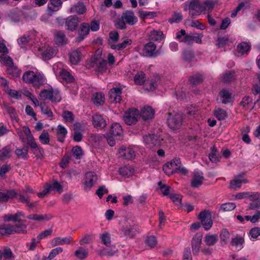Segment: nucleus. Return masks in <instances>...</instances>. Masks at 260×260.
<instances>
[{
    "label": "nucleus",
    "instance_id": "nucleus-64",
    "mask_svg": "<svg viewBox=\"0 0 260 260\" xmlns=\"http://www.w3.org/2000/svg\"><path fill=\"white\" fill-rule=\"evenodd\" d=\"M3 256V260H14V256L10 248H5L2 253V256Z\"/></svg>",
    "mask_w": 260,
    "mask_h": 260
},
{
    "label": "nucleus",
    "instance_id": "nucleus-55",
    "mask_svg": "<svg viewBox=\"0 0 260 260\" xmlns=\"http://www.w3.org/2000/svg\"><path fill=\"white\" fill-rule=\"evenodd\" d=\"M18 43L21 48H25L29 46L30 39L28 36L24 35L18 39Z\"/></svg>",
    "mask_w": 260,
    "mask_h": 260
},
{
    "label": "nucleus",
    "instance_id": "nucleus-35",
    "mask_svg": "<svg viewBox=\"0 0 260 260\" xmlns=\"http://www.w3.org/2000/svg\"><path fill=\"white\" fill-rule=\"evenodd\" d=\"M119 173L124 177L128 178L134 174V169L129 166H124L119 169Z\"/></svg>",
    "mask_w": 260,
    "mask_h": 260
},
{
    "label": "nucleus",
    "instance_id": "nucleus-49",
    "mask_svg": "<svg viewBox=\"0 0 260 260\" xmlns=\"http://www.w3.org/2000/svg\"><path fill=\"white\" fill-rule=\"evenodd\" d=\"M12 149L10 145H7L0 150V160H4L11 156Z\"/></svg>",
    "mask_w": 260,
    "mask_h": 260
},
{
    "label": "nucleus",
    "instance_id": "nucleus-2",
    "mask_svg": "<svg viewBox=\"0 0 260 260\" xmlns=\"http://www.w3.org/2000/svg\"><path fill=\"white\" fill-rule=\"evenodd\" d=\"M184 116L182 113H169L167 122L168 126L172 129H179L183 124Z\"/></svg>",
    "mask_w": 260,
    "mask_h": 260
},
{
    "label": "nucleus",
    "instance_id": "nucleus-6",
    "mask_svg": "<svg viewBox=\"0 0 260 260\" xmlns=\"http://www.w3.org/2000/svg\"><path fill=\"white\" fill-rule=\"evenodd\" d=\"M160 81V77L157 75H154L146 80L144 84V88L147 91H153L157 87Z\"/></svg>",
    "mask_w": 260,
    "mask_h": 260
},
{
    "label": "nucleus",
    "instance_id": "nucleus-29",
    "mask_svg": "<svg viewBox=\"0 0 260 260\" xmlns=\"http://www.w3.org/2000/svg\"><path fill=\"white\" fill-rule=\"evenodd\" d=\"M81 58V52L80 49L72 51L70 54V59L73 64H77Z\"/></svg>",
    "mask_w": 260,
    "mask_h": 260
},
{
    "label": "nucleus",
    "instance_id": "nucleus-14",
    "mask_svg": "<svg viewBox=\"0 0 260 260\" xmlns=\"http://www.w3.org/2000/svg\"><path fill=\"white\" fill-rule=\"evenodd\" d=\"M123 129L121 126L117 123L112 124L109 131L110 135L114 136L117 139H121L123 135Z\"/></svg>",
    "mask_w": 260,
    "mask_h": 260
},
{
    "label": "nucleus",
    "instance_id": "nucleus-34",
    "mask_svg": "<svg viewBox=\"0 0 260 260\" xmlns=\"http://www.w3.org/2000/svg\"><path fill=\"white\" fill-rule=\"evenodd\" d=\"M91 101L96 105H102L104 103L105 95L102 92H96L92 94Z\"/></svg>",
    "mask_w": 260,
    "mask_h": 260
},
{
    "label": "nucleus",
    "instance_id": "nucleus-24",
    "mask_svg": "<svg viewBox=\"0 0 260 260\" xmlns=\"http://www.w3.org/2000/svg\"><path fill=\"white\" fill-rule=\"evenodd\" d=\"M73 241V238L71 236H68L64 238L56 237L51 241V244L53 246L59 245L69 244Z\"/></svg>",
    "mask_w": 260,
    "mask_h": 260
},
{
    "label": "nucleus",
    "instance_id": "nucleus-40",
    "mask_svg": "<svg viewBox=\"0 0 260 260\" xmlns=\"http://www.w3.org/2000/svg\"><path fill=\"white\" fill-rule=\"evenodd\" d=\"M95 70L100 73H104L107 70V62L106 60H99L95 63Z\"/></svg>",
    "mask_w": 260,
    "mask_h": 260
},
{
    "label": "nucleus",
    "instance_id": "nucleus-31",
    "mask_svg": "<svg viewBox=\"0 0 260 260\" xmlns=\"http://www.w3.org/2000/svg\"><path fill=\"white\" fill-rule=\"evenodd\" d=\"M164 37V34L159 30H153L148 35L149 40L153 41H160Z\"/></svg>",
    "mask_w": 260,
    "mask_h": 260
},
{
    "label": "nucleus",
    "instance_id": "nucleus-4",
    "mask_svg": "<svg viewBox=\"0 0 260 260\" xmlns=\"http://www.w3.org/2000/svg\"><path fill=\"white\" fill-rule=\"evenodd\" d=\"M140 118V113L136 109H132L124 113L123 119L124 122L128 125L135 124Z\"/></svg>",
    "mask_w": 260,
    "mask_h": 260
},
{
    "label": "nucleus",
    "instance_id": "nucleus-51",
    "mask_svg": "<svg viewBox=\"0 0 260 260\" xmlns=\"http://www.w3.org/2000/svg\"><path fill=\"white\" fill-rule=\"evenodd\" d=\"M39 140L43 145L48 144L50 142V136L47 130L44 129L39 137Z\"/></svg>",
    "mask_w": 260,
    "mask_h": 260
},
{
    "label": "nucleus",
    "instance_id": "nucleus-3",
    "mask_svg": "<svg viewBox=\"0 0 260 260\" xmlns=\"http://www.w3.org/2000/svg\"><path fill=\"white\" fill-rule=\"evenodd\" d=\"M203 2L199 0H193L189 4V15L191 18L199 16L202 13L205 14V7H203Z\"/></svg>",
    "mask_w": 260,
    "mask_h": 260
},
{
    "label": "nucleus",
    "instance_id": "nucleus-47",
    "mask_svg": "<svg viewBox=\"0 0 260 260\" xmlns=\"http://www.w3.org/2000/svg\"><path fill=\"white\" fill-rule=\"evenodd\" d=\"M100 238L101 240L102 243L107 247H109L111 245V235L108 232H105L101 234L100 235Z\"/></svg>",
    "mask_w": 260,
    "mask_h": 260
},
{
    "label": "nucleus",
    "instance_id": "nucleus-41",
    "mask_svg": "<svg viewBox=\"0 0 260 260\" xmlns=\"http://www.w3.org/2000/svg\"><path fill=\"white\" fill-rule=\"evenodd\" d=\"M177 168L174 166L173 163L171 161L167 162L163 166V171L165 173L168 175H170L174 173H177Z\"/></svg>",
    "mask_w": 260,
    "mask_h": 260
},
{
    "label": "nucleus",
    "instance_id": "nucleus-25",
    "mask_svg": "<svg viewBox=\"0 0 260 260\" xmlns=\"http://www.w3.org/2000/svg\"><path fill=\"white\" fill-rule=\"evenodd\" d=\"M231 243L232 246L235 247L236 249L239 251L243 247L244 239L241 236L237 235L235 238L232 239Z\"/></svg>",
    "mask_w": 260,
    "mask_h": 260
},
{
    "label": "nucleus",
    "instance_id": "nucleus-43",
    "mask_svg": "<svg viewBox=\"0 0 260 260\" xmlns=\"http://www.w3.org/2000/svg\"><path fill=\"white\" fill-rule=\"evenodd\" d=\"M51 96L52 103H59L61 100V95L58 88H51Z\"/></svg>",
    "mask_w": 260,
    "mask_h": 260
},
{
    "label": "nucleus",
    "instance_id": "nucleus-48",
    "mask_svg": "<svg viewBox=\"0 0 260 260\" xmlns=\"http://www.w3.org/2000/svg\"><path fill=\"white\" fill-rule=\"evenodd\" d=\"M86 10V7L83 3H78L77 5L71 8V12L76 13L78 14H84Z\"/></svg>",
    "mask_w": 260,
    "mask_h": 260
},
{
    "label": "nucleus",
    "instance_id": "nucleus-9",
    "mask_svg": "<svg viewBox=\"0 0 260 260\" xmlns=\"http://www.w3.org/2000/svg\"><path fill=\"white\" fill-rule=\"evenodd\" d=\"M143 53L144 54L148 57H156L159 52L156 50V46L155 44L149 42L146 44L143 49Z\"/></svg>",
    "mask_w": 260,
    "mask_h": 260
},
{
    "label": "nucleus",
    "instance_id": "nucleus-17",
    "mask_svg": "<svg viewBox=\"0 0 260 260\" xmlns=\"http://www.w3.org/2000/svg\"><path fill=\"white\" fill-rule=\"evenodd\" d=\"M204 178L201 172H194L191 181V185L194 188L201 186L204 181Z\"/></svg>",
    "mask_w": 260,
    "mask_h": 260
},
{
    "label": "nucleus",
    "instance_id": "nucleus-23",
    "mask_svg": "<svg viewBox=\"0 0 260 260\" xmlns=\"http://www.w3.org/2000/svg\"><path fill=\"white\" fill-rule=\"evenodd\" d=\"M118 250L115 247L114 248L105 247L99 249L98 251V254L101 256H106L108 257L113 256L118 253Z\"/></svg>",
    "mask_w": 260,
    "mask_h": 260
},
{
    "label": "nucleus",
    "instance_id": "nucleus-32",
    "mask_svg": "<svg viewBox=\"0 0 260 260\" xmlns=\"http://www.w3.org/2000/svg\"><path fill=\"white\" fill-rule=\"evenodd\" d=\"M27 218L28 219L36 220V221H45V220H49L52 218V216L50 214H30L27 216Z\"/></svg>",
    "mask_w": 260,
    "mask_h": 260
},
{
    "label": "nucleus",
    "instance_id": "nucleus-12",
    "mask_svg": "<svg viewBox=\"0 0 260 260\" xmlns=\"http://www.w3.org/2000/svg\"><path fill=\"white\" fill-rule=\"evenodd\" d=\"M79 19L76 16H70L65 21V25L67 29L71 31L75 30L78 25Z\"/></svg>",
    "mask_w": 260,
    "mask_h": 260
},
{
    "label": "nucleus",
    "instance_id": "nucleus-53",
    "mask_svg": "<svg viewBox=\"0 0 260 260\" xmlns=\"http://www.w3.org/2000/svg\"><path fill=\"white\" fill-rule=\"evenodd\" d=\"M218 240V236L216 234H207L205 237V242L208 246L214 245Z\"/></svg>",
    "mask_w": 260,
    "mask_h": 260
},
{
    "label": "nucleus",
    "instance_id": "nucleus-37",
    "mask_svg": "<svg viewBox=\"0 0 260 260\" xmlns=\"http://www.w3.org/2000/svg\"><path fill=\"white\" fill-rule=\"evenodd\" d=\"M143 140L148 147L156 146L158 144L156 136L153 135H148L143 137Z\"/></svg>",
    "mask_w": 260,
    "mask_h": 260
},
{
    "label": "nucleus",
    "instance_id": "nucleus-60",
    "mask_svg": "<svg viewBox=\"0 0 260 260\" xmlns=\"http://www.w3.org/2000/svg\"><path fill=\"white\" fill-rule=\"evenodd\" d=\"M39 106L40 107L41 112L44 114L46 115L48 117H53V114L47 105L45 103H41Z\"/></svg>",
    "mask_w": 260,
    "mask_h": 260
},
{
    "label": "nucleus",
    "instance_id": "nucleus-13",
    "mask_svg": "<svg viewBox=\"0 0 260 260\" xmlns=\"http://www.w3.org/2000/svg\"><path fill=\"white\" fill-rule=\"evenodd\" d=\"M122 89L120 87L113 88L109 91L108 95L111 102L115 103H120L121 101V91Z\"/></svg>",
    "mask_w": 260,
    "mask_h": 260
},
{
    "label": "nucleus",
    "instance_id": "nucleus-62",
    "mask_svg": "<svg viewBox=\"0 0 260 260\" xmlns=\"http://www.w3.org/2000/svg\"><path fill=\"white\" fill-rule=\"evenodd\" d=\"M260 194L259 197L256 198H250V200L252 201L249 204V208L251 210H255L260 209Z\"/></svg>",
    "mask_w": 260,
    "mask_h": 260
},
{
    "label": "nucleus",
    "instance_id": "nucleus-1",
    "mask_svg": "<svg viewBox=\"0 0 260 260\" xmlns=\"http://www.w3.org/2000/svg\"><path fill=\"white\" fill-rule=\"evenodd\" d=\"M22 80L26 83L33 84L34 86L39 87L44 84V76L39 72L28 71L24 73Z\"/></svg>",
    "mask_w": 260,
    "mask_h": 260
},
{
    "label": "nucleus",
    "instance_id": "nucleus-15",
    "mask_svg": "<svg viewBox=\"0 0 260 260\" xmlns=\"http://www.w3.org/2000/svg\"><path fill=\"white\" fill-rule=\"evenodd\" d=\"M216 45L219 48H224L230 49L234 45V42L226 37H219L216 41Z\"/></svg>",
    "mask_w": 260,
    "mask_h": 260
},
{
    "label": "nucleus",
    "instance_id": "nucleus-33",
    "mask_svg": "<svg viewBox=\"0 0 260 260\" xmlns=\"http://www.w3.org/2000/svg\"><path fill=\"white\" fill-rule=\"evenodd\" d=\"M6 72L11 78L19 77L21 74V71L15 65L7 68Z\"/></svg>",
    "mask_w": 260,
    "mask_h": 260
},
{
    "label": "nucleus",
    "instance_id": "nucleus-5",
    "mask_svg": "<svg viewBox=\"0 0 260 260\" xmlns=\"http://www.w3.org/2000/svg\"><path fill=\"white\" fill-rule=\"evenodd\" d=\"M199 219L205 230H209L213 224L211 219V212L209 210H205L201 211L198 216Z\"/></svg>",
    "mask_w": 260,
    "mask_h": 260
},
{
    "label": "nucleus",
    "instance_id": "nucleus-38",
    "mask_svg": "<svg viewBox=\"0 0 260 260\" xmlns=\"http://www.w3.org/2000/svg\"><path fill=\"white\" fill-rule=\"evenodd\" d=\"M146 80V75L142 71L138 72L134 77V81L136 85H144Z\"/></svg>",
    "mask_w": 260,
    "mask_h": 260
},
{
    "label": "nucleus",
    "instance_id": "nucleus-50",
    "mask_svg": "<svg viewBox=\"0 0 260 260\" xmlns=\"http://www.w3.org/2000/svg\"><path fill=\"white\" fill-rule=\"evenodd\" d=\"M214 115L218 120H223L228 116L226 111L220 108H218L214 110Z\"/></svg>",
    "mask_w": 260,
    "mask_h": 260
},
{
    "label": "nucleus",
    "instance_id": "nucleus-16",
    "mask_svg": "<svg viewBox=\"0 0 260 260\" xmlns=\"http://www.w3.org/2000/svg\"><path fill=\"white\" fill-rule=\"evenodd\" d=\"M247 182V180L244 178V174H240L231 180L230 187L233 189L239 188L241 187L242 183Z\"/></svg>",
    "mask_w": 260,
    "mask_h": 260
},
{
    "label": "nucleus",
    "instance_id": "nucleus-21",
    "mask_svg": "<svg viewBox=\"0 0 260 260\" xmlns=\"http://www.w3.org/2000/svg\"><path fill=\"white\" fill-rule=\"evenodd\" d=\"M122 232L126 239H133L135 238L138 232L135 226L129 225L123 228L122 229Z\"/></svg>",
    "mask_w": 260,
    "mask_h": 260
},
{
    "label": "nucleus",
    "instance_id": "nucleus-19",
    "mask_svg": "<svg viewBox=\"0 0 260 260\" xmlns=\"http://www.w3.org/2000/svg\"><path fill=\"white\" fill-rule=\"evenodd\" d=\"M17 202L25 203L26 206L30 208H33L35 207V204L33 203L30 202V198L28 194H25V193H20L18 194L17 193V195L14 197Z\"/></svg>",
    "mask_w": 260,
    "mask_h": 260
},
{
    "label": "nucleus",
    "instance_id": "nucleus-18",
    "mask_svg": "<svg viewBox=\"0 0 260 260\" xmlns=\"http://www.w3.org/2000/svg\"><path fill=\"white\" fill-rule=\"evenodd\" d=\"M54 41L57 45L63 46L68 43V39L62 31H56L54 34Z\"/></svg>",
    "mask_w": 260,
    "mask_h": 260
},
{
    "label": "nucleus",
    "instance_id": "nucleus-39",
    "mask_svg": "<svg viewBox=\"0 0 260 260\" xmlns=\"http://www.w3.org/2000/svg\"><path fill=\"white\" fill-rule=\"evenodd\" d=\"M132 44V40L129 39L124 40L122 43L118 44H111L110 48L115 50H121L125 48L127 46H129Z\"/></svg>",
    "mask_w": 260,
    "mask_h": 260
},
{
    "label": "nucleus",
    "instance_id": "nucleus-63",
    "mask_svg": "<svg viewBox=\"0 0 260 260\" xmlns=\"http://www.w3.org/2000/svg\"><path fill=\"white\" fill-rule=\"evenodd\" d=\"M14 225H7L4 227L0 228V236L5 234H12L15 233Z\"/></svg>",
    "mask_w": 260,
    "mask_h": 260
},
{
    "label": "nucleus",
    "instance_id": "nucleus-36",
    "mask_svg": "<svg viewBox=\"0 0 260 260\" xmlns=\"http://www.w3.org/2000/svg\"><path fill=\"white\" fill-rule=\"evenodd\" d=\"M59 76L62 81L67 83H71L74 80V77L68 71L64 69L60 71Z\"/></svg>",
    "mask_w": 260,
    "mask_h": 260
},
{
    "label": "nucleus",
    "instance_id": "nucleus-26",
    "mask_svg": "<svg viewBox=\"0 0 260 260\" xmlns=\"http://www.w3.org/2000/svg\"><path fill=\"white\" fill-rule=\"evenodd\" d=\"M119 153L121 156L126 159H132L135 156L134 150L131 148H121L119 149Z\"/></svg>",
    "mask_w": 260,
    "mask_h": 260
},
{
    "label": "nucleus",
    "instance_id": "nucleus-20",
    "mask_svg": "<svg viewBox=\"0 0 260 260\" xmlns=\"http://www.w3.org/2000/svg\"><path fill=\"white\" fill-rule=\"evenodd\" d=\"M154 111L150 106H146L144 107L142 110L141 114H140V117L144 120H151L154 118Z\"/></svg>",
    "mask_w": 260,
    "mask_h": 260
},
{
    "label": "nucleus",
    "instance_id": "nucleus-7",
    "mask_svg": "<svg viewBox=\"0 0 260 260\" xmlns=\"http://www.w3.org/2000/svg\"><path fill=\"white\" fill-rule=\"evenodd\" d=\"M97 180V175L94 172H89L86 173L84 178V189L86 191L90 190L96 183Z\"/></svg>",
    "mask_w": 260,
    "mask_h": 260
},
{
    "label": "nucleus",
    "instance_id": "nucleus-54",
    "mask_svg": "<svg viewBox=\"0 0 260 260\" xmlns=\"http://www.w3.org/2000/svg\"><path fill=\"white\" fill-rule=\"evenodd\" d=\"M88 254V250L84 249L82 247H79L78 249L75 251V256L80 259H83L86 258Z\"/></svg>",
    "mask_w": 260,
    "mask_h": 260
},
{
    "label": "nucleus",
    "instance_id": "nucleus-8",
    "mask_svg": "<svg viewBox=\"0 0 260 260\" xmlns=\"http://www.w3.org/2000/svg\"><path fill=\"white\" fill-rule=\"evenodd\" d=\"M90 32V25L88 23L83 22L81 24L78 30V37L76 41L81 42L88 35Z\"/></svg>",
    "mask_w": 260,
    "mask_h": 260
},
{
    "label": "nucleus",
    "instance_id": "nucleus-59",
    "mask_svg": "<svg viewBox=\"0 0 260 260\" xmlns=\"http://www.w3.org/2000/svg\"><path fill=\"white\" fill-rule=\"evenodd\" d=\"M235 79V73L233 71L225 72L222 77V81L224 83H229Z\"/></svg>",
    "mask_w": 260,
    "mask_h": 260
},
{
    "label": "nucleus",
    "instance_id": "nucleus-11",
    "mask_svg": "<svg viewBox=\"0 0 260 260\" xmlns=\"http://www.w3.org/2000/svg\"><path fill=\"white\" fill-rule=\"evenodd\" d=\"M122 18L129 25H134L138 22V18L132 10H126L123 12Z\"/></svg>",
    "mask_w": 260,
    "mask_h": 260
},
{
    "label": "nucleus",
    "instance_id": "nucleus-42",
    "mask_svg": "<svg viewBox=\"0 0 260 260\" xmlns=\"http://www.w3.org/2000/svg\"><path fill=\"white\" fill-rule=\"evenodd\" d=\"M211 152L209 154L210 160L214 163H217L220 161L221 156L218 153V150L215 146L211 147Z\"/></svg>",
    "mask_w": 260,
    "mask_h": 260
},
{
    "label": "nucleus",
    "instance_id": "nucleus-10",
    "mask_svg": "<svg viewBox=\"0 0 260 260\" xmlns=\"http://www.w3.org/2000/svg\"><path fill=\"white\" fill-rule=\"evenodd\" d=\"M91 121L93 126L96 128L103 129L107 125L105 119L100 114H94L92 116Z\"/></svg>",
    "mask_w": 260,
    "mask_h": 260
},
{
    "label": "nucleus",
    "instance_id": "nucleus-44",
    "mask_svg": "<svg viewBox=\"0 0 260 260\" xmlns=\"http://www.w3.org/2000/svg\"><path fill=\"white\" fill-rule=\"evenodd\" d=\"M67 132V129L63 126L59 125L57 126L56 133L58 141L60 142H63Z\"/></svg>",
    "mask_w": 260,
    "mask_h": 260
},
{
    "label": "nucleus",
    "instance_id": "nucleus-57",
    "mask_svg": "<svg viewBox=\"0 0 260 260\" xmlns=\"http://www.w3.org/2000/svg\"><path fill=\"white\" fill-rule=\"evenodd\" d=\"M62 116L66 123H72L74 120V115L71 111H63Z\"/></svg>",
    "mask_w": 260,
    "mask_h": 260
},
{
    "label": "nucleus",
    "instance_id": "nucleus-61",
    "mask_svg": "<svg viewBox=\"0 0 260 260\" xmlns=\"http://www.w3.org/2000/svg\"><path fill=\"white\" fill-rule=\"evenodd\" d=\"M236 207V204L234 203H226L222 204L220 206V210L223 212H228L233 210Z\"/></svg>",
    "mask_w": 260,
    "mask_h": 260
},
{
    "label": "nucleus",
    "instance_id": "nucleus-30",
    "mask_svg": "<svg viewBox=\"0 0 260 260\" xmlns=\"http://www.w3.org/2000/svg\"><path fill=\"white\" fill-rule=\"evenodd\" d=\"M219 94L222 103L226 104L232 101V93L229 90L222 89L219 92Z\"/></svg>",
    "mask_w": 260,
    "mask_h": 260
},
{
    "label": "nucleus",
    "instance_id": "nucleus-22",
    "mask_svg": "<svg viewBox=\"0 0 260 260\" xmlns=\"http://www.w3.org/2000/svg\"><path fill=\"white\" fill-rule=\"evenodd\" d=\"M17 195V192L14 189L8 190L6 192L0 191V202L6 203L13 199Z\"/></svg>",
    "mask_w": 260,
    "mask_h": 260
},
{
    "label": "nucleus",
    "instance_id": "nucleus-45",
    "mask_svg": "<svg viewBox=\"0 0 260 260\" xmlns=\"http://www.w3.org/2000/svg\"><path fill=\"white\" fill-rule=\"evenodd\" d=\"M259 197V193L257 192H243L238 193L236 194V198L238 199H242L244 198H258Z\"/></svg>",
    "mask_w": 260,
    "mask_h": 260
},
{
    "label": "nucleus",
    "instance_id": "nucleus-27",
    "mask_svg": "<svg viewBox=\"0 0 260 260\" xmlns=\"http://www.w3.org/2000/svg\"><path fill=\"white\" fill-rule=\"evenodd\" d=\"M202 242V236L199 235H196L192 240V248L193 253L197 254L199 251Z\"/></svg>",
    "mask_w": 260,
    "mask_h": 260
},
{
    "label": "nucleus",
    "instance_id": "nucleus-28",
    "mask_svg": "<svg viewBox=\"0 0 260 260\" xmlns=\"http://www.w3.org/2000/svg\"><path fill=\"white\" fill-rule=\"evenodd\" d=\"M23 212L18 211L14 214H6L3 216L4 220L6 221H13L14 222L19 221L21 217H24Z\"/></svg>",
    "mask_w": 260,
    "mask_h": 260
},
{
    "label": "nucleus",
    "instance_id": "nucleus-56",
    "mask_svg": "<svg viewBox=\"0 0 260 260\" xmlns=\"http://www.w3.org/2000/svg\"><path fill=\"white\" fill-rule=\"evenodd\" d=\"M138 13L139 17L142 19H145L147 18L151 19L156 16V13L154 12L140 10Z\"/></svg>",
    "mask_w": 260,
    "mask_h": 260
},
{
    "label": "nucleus",
    "instance_id": "nucleus-46",
    "mask_svg": "<svg viewBox=\"0 0 260 260\" xmlns=\"http://www.w3.org/2000/svg\"><path fill=\"white\" fill-rule=\"evenodd\" d=\"M251 48L250 45L247 42H243L237 46V51L241 54H247Z\"/></svg>",
    "mask_w": 260,
    "mask_h": 260
},
{
    "label": "nucleus",
    "instance_id": "nucleus-58",
    "mask_svg": "<svg viewBox=\"0 0 260 260\" xmlns=\"http://www.w3.org/2000/svg\"><path fill=\"white\" fill-rule=\"evenodd\" d=\"M32 150L33 153L35 155L37 158H41L44 154V150L43 148L37 144L34 148H31Z\"/></svg>",
    "mask_w": 260,
    "mask_h": 260
},
{
    "label": "nucleus",
    "instance_id": "nucleus-52",
    "mask_svg": "<svg viewBox=\"0 0 260 260\" xmlns=\"http://www.w3.org/2000/svg\"><path fill=\"white\" fill-rule=\"evenodd\" d=\"M71 152L74 157L77 159H81L84 155V151L79 146L73 147Z\"/></svg>",
    "mask_w": 260,
    "mask_h": 260
}]
</instances>
